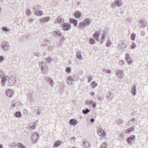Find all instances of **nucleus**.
<instances>
[{
	"instance_id": "nucleus-64",
	"label": "nucleus",
	"mask_w": 148,
	"mask_h": 148,
	"mask_svg": "<svg viewBox=\"0 0 148 148\" xmlns=\"http://www.w3.org/2000/svg\"><path fill=\"white\" fill-rule=\"evenodd\" d=\"M3 145L1 144H0V148H3Z\"/></svg>"
},
{
	"instance_id": "nucleus-15",
	"label": "nucleus",
	"mask_w": 148,
	"mask_h": 148,
	"mask_svg": "<svg viewBox=\"0 0 148 148\" xmlns=\"http://www.w3.org/2000/svg\"><path fill=\"white\" fill-rule=\"evenodd\" d=\"M7 82V80L5 76H3L1 77V84L3 86H4Z\"/></svg>"
},
{
	"instance_id": "nucleus-21",
	"label": "nucleus",
	"mask_w": 148,
	"mask_h": 148,
	"mask_svg": "<svg viewBox=\"0 0 148 148\" xmlns=\"http://www.w3.org/2000/svg\"><path fill=\"white\" fill-rule=\"evenodd\" d=\"M69 21L70 22L73 23V24L74 26H77V22L76 20L73 18H70L69 19Z\"/></svg>"
},
{
	"instance_id": "nucleus-25",
	"label": "nucleus",
	"mask_w": 148,
	"mask_h": 148,
	"mask_svg": "<svg viewBox=\"0 0 148 148\" xmlns=\"http://www.w3.org/2000/svg\"><path fill=\"white\" fill-rule=\"evenodd\" d=\"M76 56L77 58L79 59L80 60H82L83 59V58L82 57V55L80 51H78L77 52Z\"/></svg>"
},
{
	"instance_id": "nucleus-55",
	"label": "nucleus",
	"mask_w": 148,
	"mask_h": 148,
	"mask_svg": "<svg viewBox=\"0 0 148 148\" xmlns=\"http://www.w3.org/2000/svg\"><path fill=\"white\" fill-rule=\"evenodd\" d=\"M29 22L31 23L33 21V19L32 18H30L29 19Z\"/></svg>"
},
{
	"instance_id": "nucleus-46",
	"label": "nucleus",
	"mask_w": 148,
	"mask_h": 148,
	"mask_svg": "<svg viewBox=\"0 0 148 148\" xmlns=\"http://www.w3.org/2000/svg\"><path fill=\"white\" fill-rule=\"evenodd\" d=\"M66 72L68 73H69L71 71V68L70 67H67L66 69Z\"/></svg>"
},
{
	"instance_id": "nucleus-27",
	"label": "nucleus",
	"mask_w": 148,
	"mask_h": 148,
	"mask_svg": "<svg viewBox=\"0 0 148 148\" xmlns=\"http://www.w3.org/2000/svg\"><path fill=\"white\" fill-rule=\"evenodd\" d=\"M97 86V84L95 81H92L91 83V86L92 88H95Z\"/></svg>"
},
{
	"instance_id": "nucleus-45",
	"label": "nucleus",
	"mask_w": 148,
	"mask_h": 148,
	"mask_svg": "<svg viewBox=\"0 0 148 148\" xmlns=\"http://www.w3.org/2000/svg\"><path fill=\"white\" fill-rule=\"evenodd\" d=\"M67 80L71 82H73L74 80L71 77L69 76L67 78Z\"/></svg>"
},
{
	"instance_id": "nucleus-32",
	"label": "nucleus",
	"mask_w": 148,
	"mask_h": 148,
	"mask_svg": "<svg viewBox=\"0 0 148 148\" xmlns=\"http://www.w3.org/2000/svg\"><path fill=\"white\" fill-rule=\"evenodd\" d=\"M136 34L133 33L131 35L130 38L132 40H135V38L136 36Z\"/></svg>"
},
{
	"instance_id": "nucleus-4",
	"label": "nucleus",
	"mask_w": 148,
	"mask_h": 148,
	"mask_svg": "<svg viewBox=\"0 0 148 148\" xmlns=\"http://www.w3.org/2000/svg\"><path fill=\"white\" fill-rule=\"evenodd\" d=\"M97 133L102 138H104L106 136V132L101 128H100L97 130Z\"/></svg>"
},
{
	"instance_id": "nucleus-48",
	"label": "nucleus",
	"mask_w": 148,
	"mask_h": 148,
	"mask_svg": "<svg viewBox=\"0 0 148 148\" xmlns=\"http://www.w3.org/2000/svg\"><path fill=\"white\" fill-rule=\"evenodd\" d=\"M34 54L35 56H39L40 55V53L38 52L34 53Z\"/></svg>"
},
{
	"instance_id": "nucleus-7",
	"label": "nucleus",
	"mask_w": 148,
	"mask_h": 148,
	"mask_svg": "<svg viewBox=\"0 0 148 148\" xmlns=\"http://www.w3.org/2000/svg\"><path fill=\"white\" fill-rule=\"evenodd\" d=\"M62 27L64 30H69L71 28V25L69 23H64L62 25Z\"/></svg>"
},
{
	"instance_id": "nucleus-51",
	"label": "nucleus",
	"mask_w": 148,
	"mask_h": 148,
	"mask_svg": "<svg viewBox=\"0 0 148 148\" xmlns=\"http://www.w3.org/2000/svg\"><path fill=\"white\" fill-rule=\"evenodd\" d=\"M145 32L144 31H142L140 33V34L141 35L144 36L145 35Z\"/></svg>"
},
{
	"instance_id": "nucleus-31",
	"label": "nucleus",
	"mask_w": 148,
	"mask_h": 148,
	"mask_svg": "<svg viewBox=\"0 0 148 148\" xmlns=\"http://www.w3.org/2000/svg\"><path fill=\"white\" fill-rule=\"evenodd\" d=\"M2 29L4 32H9L10 31V29H8L6 27H3L2 28Z\"/></svg>"
},
{
	"instance_id": "nucleus-60",
	"label": "nucleus",
	"mask_w": 148,
	"mask_h": 148,
	"mask_svg": "<svg viewBox=\"0 0 148 148\" xmlns=\"http://www.w3.org/2000/svg\"><path fill=\"white\" fill-rule=\"evenodd\" d=\"M39 66L41 67H42V64L41 62H39Z\"/></svg>"
},
{
	"instance_id": "nucleus-61",
	"label": "nucleus",
	"mask_w": 148,
	"mask_h": 148,
	"mask_svg": "<svg viewBox=\"0 0 148 148\" xmlns=\"http://www.w3.org/2000/svg\"><path fill=\"white\" fill-rule=\"evenodd\" d=\"M131 20L130 18H128L127 19V21L128 22H130Z\"/></svg>"
},
{
	"instance_id": "nucleus-39",
	"label": "nucleus",
	"mask_w": 148,
	"mask_h": 148,
	"mask_svg": "<svg viewBox=\"0 0 148 148\" xmlns=\"http://www.w3.org/2000/svg\"><path fill=\"white\" fill-rule=\"evenodd\" d=\"M90 112V110L88 109H87L86 110L84 109L82 110V112L84 114H87Z\"/></svg>"
},
{
	"instance_id": "nucleus-24",
	"label": "nucleus",
	"mask_w": 148,
	"mask_h": 148,
	"mask_svg": "<svg viewBox=\"0 0 148 148\" xmlns=\"http://www.w3.org/2000/svg\"><path fill=\"white\" fill-rule=\"evenodd\" d=\"M74 15L76 18H79L81 16V14L80 12L77 11L74 13Z\"/></svg>"
},
{
	"instance_id": "nucleus-23",
	"label": "nucleus",
	"mask_w": 148,
	"mask_h": 148,
	"mask_svg": "<svg viewBox=\"0 0 148 148\" xmlns=\"http://www.w3.org/2000/svg\"><path fill=\"white\" fill-rule=\"evenodd\" d=\"M50 18L49 17H47L43 18H41L40 20L41 22H47L50 20Z\"/></svg>"
},
{
	"instance_id": "nucleus-53",
	"label": "nucleus",
	"mask_w": 148,
	"mask_h": 148,
	"mask_svg": "<svg viewBox=\"0 0 148 148\" xmlns=\"http://www.w3.org/2000/svg\"><path fill=\"white\" fill-rule=\"evenodd\" d=\"M92 106L93 108H95L96 107V104L94 102V103L92 104Z\"/></svg>"
},
{
	"instance_id": "nucleus-1",
	"label": "nucleus",
	"mask_w": 148,
	"mask_h": 148,
	"mask_svg": "<svg viewBox=\"0 0 148 148\" xmlns=\"http://www.w3.org/2000/svg\"><path fill=\"white\" fill-rule=\"evenodd\" d=\"M91 23L90 21L87 18L84 20L83 21L80 22L79 24V27L84 28L90 25Z\"/></svg>"
},
{
	"instance_id": "nucleus-33",
	"label": "nucleus",
	"mask_w": 148,
	"mask_h": 148,
	"mask_svg": "<svg viewBox=\"0 0 148 148\" xmlns=\"http://www.w3.org/2000/svg\"><path fill=\"white\" fill-rule=\"evenodd\" d=\"M107 146L108 145L107 143L106 142H104L102 143L101 146V148H107Z\"/></svg>"
},
{
	"instance_id": "nucleus-63",
	"label": "nucleus",
	"mask_w": 148,
	"mask_h": 148,
	"mask_svg": "<svg viewBox=\"0 0 148 148\" xmlns=\"http://www.w3.org/2000/svg\"><path fill=\"white\" fill-rule=\"evenodd\" d=\"M72 82H68V83L69 85H72Z\"/></svg>"
},
{
	"instance_id": "nucleus-20",
	"label": "nucleus",
	"mask_w": 148,
	"mask_h": 148,
	"mask_svg": "<svg viewBox=\"0 0 148 148\" xmlns=\"http://www.w3.org/2000/svg\"><path fill=\"white\" fill-rule=\"evenodd\" d=\"M99 33L98 32H95L93 34V37L96 40H98L99 38Z\"/></svg>"
},
{
	"instance_id": "nucleus-40",
	"label": "nucleus",
	"mask_w": 148,
	"mask_h": 148,
	"mask_svg": "<svg viewBox=\"0 0 148 148\" xmlns=\"http://www.w3.org/2000/svg\"><path fill=\"white\" fill-rule=\"evenodd\" d=\"M111 42L110 40H108L107 41L106 43V45L107 47H110L111 45Z\"/></svg>"
},
{
	"instance_id": "nucleus-29",
	"label": "nucleus",
	"mask_w": 148,
	"mask_h": 148,
	"mask_svg": "<svg viewBox=\"0 0 148 148\" xmlns=\"http://www.w3.org/2000/svg\"><path fill=\"white\" fill-rule=\"evenodd\" d=\"M85 103L88 105L92 104L94 103V101L92 100H87L85 101Z\"/></svg>"
},
{
	"instance_id": "nucleus-34",
	"label": "nucleus",
	"mask_w": 148,
	"mask_h": 148,
	"mask_svg": "<svg viewBox=\"0 0 148 148\" xmlns=\"http://www.w3.org/2000/svg\"><path fill=\"white\" fill-rule=\"evenodd\" d=\"M32 12L29 9H28L26 11V14L27 16H31L32 15Z\"/></svg>"
},
{
	"instance_id": "nucleus-42",
	"label": "nucleus",
	"mask_w": 148,
	"mask_h": 148,
	"mask_svg": "<svg viewBox=\"0 0 148 148\" xmlns=\"http://www.w3.org/2000/svg\"><path fill=\"white\" fill-rule=\"evenodd\" d=\"M125 63V61L124 60H120L119 62V64L121 66H123L124 64Z\"/></svg>"
},
{
	"instance_id": "nucleus-56",
	"label": "nucleus",
	"mask_w": 148,
	"mask_h": 148,
	"mask_svg": "<svg viewBox=\"0 0 148 148\" xmlns=\"http://www.w3.org/2000/svg\"><path fill=\"white\" fill-rule=\"evenodd\" d=\"M35 127V126L34 125H33L31 126V128L32 129H34Z\"/></svg>"
},
{
	"instance_id": "nucleus-50",
	"label": "nucleus",
	"mask_w": 148,
	"mask_h": 148,
	"mask_svg": "<svg viewBox=\"0 0 148 148\" xmlns=\"http://www.w3.org/2000/svg\"><path fill=\"white\" fill-rule=\"evenodd\" d=\"M128 129L129 131H130V132H133L134 130V128L133 127H130Z\"/></svg>"
},
{
	"instance_id": "nucleus-44",
	"label": "nucleus",
	"mask_w": 148,
	"mask_h": 148,
	"mask_svg": "<svg viewBox=\"0 0 148 148\" xmlns=\"http://www.w3.org/2000/svg\"><path fill=\"white\" fill-rule=\"evenodd\" d=\"M103 71L104 72H106V73L108 74H110L111 73L109 69H103Z\"/></svg>"
},
{
	"instance_id": "nucleus-35",
	"label": "nucleus",
	"mask_w": 148,
	"mask_h": 148,
	"mask_svg": "<svg viewBox=\"0 0 148 148\" xmlns=\"http://www.w3.org/2000/svg\"><path fill=\"white\" fill-rule=\"evenodd\" d=\"M89 41L91 44H93L95 43V41L94 39L92 38H90L89 40Z\"/></svg>"
},
{
	"instance_id": "nucleus-11",
	"label": "nucleus",
	"mask_w": 148,
	"mask_h": 148,
	"mask_svg": "<svg viewBox=\"0 0 148 148\" xmlns=\"http://www.w3.org/2000/svg\"><path fill=\"white\" fill-rule=\"evenodd\" d=\"M63 21L64 19L61 16H59L58 18L55 20L56 22H58L62 24L64 23Z\"/></svg>"
},
{
	"instance_id": "nucleus-36",
	"label": "nucleus",
	"mask_w": 148,
	"mask_h": 148,
	"mask_svg": "<svg viewBox=\"0 0 148 148\" xmlns=\"http://www.w3.org/2000/svg\"><path fill=\"white\" fill-rule=\"evenodd\" d=\"M18 147L19 148H26L25 146L23 145L21 143H18Z\"/></svg>"
},
{
	"instance_id": "nucleus-49",
	"label": "nucleus",
	"mask_w": 148,
	"mask_h": 148,
	"mask_svg": "<svg viewBox=\"0 0 148 148\" xmlns=\"http://www.w3.org/2000/svg\"><path fill=\"white\" fill-rule=\"evenodd\" d=\"M4 59V58L3 56H0V62H2Z\"/></svg>"
},
{
	"instance_id": "nucleus-8",
	"label": "nucleus",
	"mask_w": 148,
	"mask_h": 148,
	"mask_svg": "<svg viewBox=\"0 0 148 148\" xmlns=\"http://www.w3.org/2000/svg\"><path fill=\"white\" fill-rule=\"evenodd\" d=\"M125 59L129 65L131 64L133 62V61L129 54L127 53L126 55Z\"/></svg>"
},
{
	"instance_id": "nucleus-19",
	"label": "nucleus",
	"mask_w": 148,
	"mask_h": 148,
	"mask_svg": "<svg viewBox=\"0 0 148 148\" xmlns=\"http://www.w3.org/2000/svg\"><path fill=\"white\" fill-rule=\"evenodd\" d=\"M114 3L118 7H121L122 5V1L121 0H115Z\"/></svg>"
},
{
	"instance_id": "nucleus-2",
	"label": "nucleus",
	"mask_w": 148,
	"mask_h": 148,
	"mask_svg": "<svg viewBox=\"0 0 148 148\" xmlns=\"http://www.w3.org/2000/svg\"><path fill=\"white\" fill-rule=\"evenodd\" d=\"M16 77L12 76L9 79L8 83V86L15 85L16 84Z\"/></svg>"
},
{
	"instance_id": "nucleus-59",
	"label": "nucleus",
	"mask_w": 148,
	"mask_h": 148,
	"mask_svg": "<svg viewBox=\"0 0 148 148\" xmlns=\"http://www.w3.org/2000/svg\"><path fill=\"white\" fill-rule=\"evenodd\" d=\"M71 140H73L74 141H75V137L74 136V137H71Z\"/></svg>"
},
{
	"instance_id": "nucleus-13",
	"label": "nucleus",
	"mask_w": 148,
	"mask_h": 148,
	"mask_svg": "<svg viewBox=\"0 0 148 148\" xmlns=\"http://www.w3.org/2000/svg\"><path fill=\"white\" fill-rule=\"evenodd\" d=\"M45 79L49 84H50L51 86H53V81L50 77H46L45 78Z\"/></svg>"
},
{
	"instance_id": "nucleus-5",
	"label": "nucleus",
	"mask_w": 148,
	"mask_h": 148,
	"mask_svg": "<svg viewBox=\"0 0 148 148\" xmlns=\"http://www.w3.org/2000/svg\"><path fill=\"white\" fill-rule=\"evenodd\" d=\"M2 47L4 50H7L9 48L8 42L5 41L2 42Z\"/></svg>"
},
{
	"instance_id": "nucleus-41",
	"label": "nucleus",
	"mask_w": 148,
	"mask_h": 148,
	"mask_svg": "<svg viewBox=\"0 0 148 148\" xmlns=\"http://www.w3.org/2000/svg\"><path fill=\"white\" fill-rule=\"evenodd\" d=\"M137 47L136 45L134 43H132L130 46V47L132 49H133Z\"/></svg>"
},
{
	"instance_id": "nucleus-22",
	"label": "nucleus",
	"mask_w": 148,
	"mask_h": 148,
	"mask_svg": "<svg viewBox=\"0 0 148 148\" xmlns=\"http://www.w3.org/2000/svg\"><path fill=\"white\" fill-rule=\"evenodd\" d=\"M34 14L38 16H40L43 14V12L42 11L36 10L35 11Z\"/></svg>"
},
{
	"instance_id": "nucleus-58",
	"label": "nucleus",
	"mask_w": 148,
	"mask_h": 148,
	"mask_svg": "<svg viewBox=\"0 0 148 148\" xmlns=\"http://www.w3.org/2000/svg\"><path fill=\"white\" fill-rule=\"evenodd\" d=\"M90 94L92 96H93L94 95L95 93L94 92H90Z\"/></svg>"
},
{
	"instance_id": "nucleus-26",
	"label": "nucleus",
	"mask_w": 148,
	"mask_h": 148,
	"mask_svg": "<svg viewBox=\"0 0 148 148\" xmlns=\"http://www.w3.org/2000/svg\"><path fill=\"white\" fill-rule=\"evenodd\" d=\"M41 71L43 72V74L47 73V69H46V67L45 66H42L41 67Z\"/></svg>"
},
{
	"instance_id": "nucleus-17",
	"label": "nucleus",
	"mask_w": 148,
	"mask_h": 148,
	"mask_svg": "<svg viewBox=\"0 0 148 148\" xmlns=\"http://www.w3.org/2000/svg\"><path fill=\"white\" fill-rule=\"evenodd\" d=\"M69 123L70 125L75 126L77 123L78 122L75 119H72L70 120Z\"/></svg>"
},
{
	"instance_id": "nucleus-16",
	"label": "nucleus",
	"mask_w": 148,
	"mask_h": 148,
	"mask_svg": "<svg viewBox=\"0 0 148 148\" xmlns=\"http://www.w3.org/2000/svg\"><path fill=\"white\" fill-rule=\"evenodd\" d=\"M136 87L135 86L133 85L131 89V92L134 96H135L136 94Z\"/></svg>"
},
{
	"instance_id": "nucleus-43",
	"label": "nucleus",
	"mask_w": 148,
	"mask_h": 148,
	"mask_svg": "<svg viewBox=\"0 0 148 148\" xmlns=\"http://www.w3.org/2000/svg\"><path fill=\"white\" fill-rule=\"evenodd\" d=\"M40 7V6L39 5H36L34 6V11L37 10L39 9V8Z\"/></svg>"
},
{
	"instance_id": "nucleus-9",
	"label": "nucleus",
	"mask_w": 148,
	"mask_h": 148,
	"mask_svg": "<svg viewBox=\"0 0 148 148\" xmlns=\"http://www.w3.org/2000/svg\"><path fill=\"white\" fill-rule=\"evenodd\" d=\"M82 146L84 148H90V145L89 143L86 140H83V144Z\"/></svg>"
},
{
	"instance_id": "nucleus-6",
	"label": "nucleus",
	"mask_w": 148,
	"mask_h": 148,
	"mask_svg": "<svg viewBox=\"0 0 148 148\" xmlns=\"http://www.w3.org/2000/svg\"><path fill=\"white\" fill-rule=\"evenodd\" d=\"M147 21L143 19H140V25L141 27L144 28L147 26Z\"/></svg>"
},
{
	"instance_id": "nucleus-12",
	"label": "nucleus",
	"mask_w": 148,
	"mask_h": 148,
	"mask_svg": "<svg viewBox=\"0 0 148 148\" xmlns=\"http://www.w3.org/2000/svg\"><path fill=\"white\" fill-rule=\"evenodd\" d=\"M116 76L119 78L122 79L123 77V71L121 70L119 71L116 72Z\"/></svg>"
},
{
	"instance_id": "nucleus-3",
	"label": "nucleus",
	"mask_w": 148,
	"mask_h": 148,
	"mask_svg": "<svg viewBox=\"0 0 148 148\" xmlns=\"http://www.w3.org/2000/svg\"><path fill=\"white\" fill-rule=\"evenodd\" d=\"M39 137V135L37 133H32L31 138L32 142L34 143H35L38 141Z\"/></svg>"
},
{
	"instance_id": "nucleus-30",
	"label": "nucleus",
	"mask_w": 148,
	"mask_h": 148,
	"mask_svg": "<svg viewBox=\"0 0 148 148\" xmlns=\"http://www.w3.org/2000/svg\"><path fill=\"white\" fill-rule=\"evenodd\" d=\"M15 115L17 117L20 118L21 116L22 115L20 112L18 111L15 114Z\"/></svg>"
},
{
	"instance_id": "nucleus-52",
	"label": "nucleus",
	"mask_w": 148,
	"mask_h": 148,
	"mask_svg": "<svg viewBox=\"0 0 148 148\" xmlns=\"http://www.w3.org/2000/svg\"><path fill=\"white\" fill-rule=\"evenodd\" d=\"M116 5L114 3H112V5H111V8H115L116 7Z\"/></svg>"
},
{
	"instance_id": "nucleus-57",
	"label": "nucleus",
	"mask_w": 148,
	"mask_h": 148,
	"mask_svg": "<svg viewBox=\"0 0 148 148\" xmlns=\"http://www.w3.org/2000/svg\"><path fill=\"white\" fill-rule=\"evenodd\" d=\"M90 122L93 123L94 122L95 120L93 118H91L90 120Z\"/></svg>"
},
{
	"instance_id": "nucleus-54",
	"label": "nucleus",
	"mask_w": 148,
	"mask_h": 148,
	"mask_svg": "<svg viewBox=\"0 0 148 148\" xmlns=\"http://www.w3.org/2000/svg\"><path fill=\"white\" fill-rule=\"evenodd\" d=\"M125 133H129L130 132V131H129L128 129H126L125 130Z\"/></svg>"
},
{
	"instance_id": "nucleus-10",
	"label": "nucleus",
	"mask_w": 148,
	"mask_h": 148,
	"mask_svg": "<svg viewBox=\"0 0 148 148\" xmlns=\"http://www.w3.org/2000/svg\"><path fill=\"white\" fill-rule=\"evenodd\" d=\"M135 136L134 135H131L128 137L127 139V141L129 144L130 145L132 144L131 142L134 140L135 139Z\"/></svg>"
},
{
	"instance_id": "nucleus-47",
	"label": "nucleus",
	"mask_w": 148,
	"mask_h": 148,
	"mask_svg": "<svg viewBox=\"0 0 148 148\" xmlns=\"http://www.w3.org/2000/svg\"><path fill=\"white\" fill-rule=\"evenodd\" d=\"M106 37L105 35L104 34H103L102 35V37L101 38V40H103L104 39H105Z\"/></svg>"
},
{
	"instance_id": "nucleus-28",
	"label": "nucleus",
	"mask_w": 148,
	"mask_h": 148,
	"mask_svg": "<svg viewBox=\"0 0 148 148\" xmlns=\"http://www.w3.org/2000/svg\"><path fill=\"white\" fill-rule=\"evenodd\" d=\"M61 145V142L60 140H57L54 144V146L56 147H58Z\"/></svg>"
},
{
	"instance_id": "nucleus-37",
	"label": "nucleus",
	"mask_w": 148,
	"mask_h": 148,
	"mask_svg": "<svg viewBox=\"0 0 148 148\" xmlns=\"http://www.w3.org/2000/svg\"><path fill=\"white\" fill-rule=\"evenodd\" d=\"M88 82L90 83L93 79V77L91 75L88 76Z\"/></svg>"
},
{
	"instance_id": "nucleus-38",
	"label": "nucleus",
	"mask_w": 148,
	"mask_h": 148,
	"mask_svg": "<svg viewBox=\"0 0 148 148\" xmlns=\"http://www.w3.org/2000/svg\"><path fill=\"white\" fill-rule=\"evenodd\" d=\"M46 59L47 60L46 62L47 63H50L53 60V59L51 58V57L50 56H49Z\"/></svg>"
},
{
	"instance_id": "nucleus-14",
	"label": "nucleus",
	"mask_w": 148,
	"mask_h": 148,
	"mask_svg": "<svg viewBox=\"0 0 148 148\" xmlns=\"http://www.w3.org/2000/svg\"><path fill=\"white\" fill-rule=\"evenodd\" d=\"M53 35L56 37H60L61 36V33L60 31H55L53 33Z\"/></svg>"
},
{
	"instance_id": "nucleus-18",
	"label": "nucleus",
	"mask_w": 148,
	"mask_h": 148,
	"mask_svg": "<svg viewBox=\"0 0 148 148\" xmlns=\"http://www.w3.org/2000/svg\"><path fill=\"white\" fill-rule=\"evenodd\" d=\"M7 95L9 97H11L14 94L13 90L12 89H9L6 92Z\"/></svg>"
},
{
	"instance_id": "nucleus-62",
	"label": "nucleus",
	"mask_w": 148,
	"mask_h": 148,
	"mask_svg": "<svg viewBox=\"0 0 148 148\" xmlns=\"http://www.w3.org/2000/svg\"><path fill=\"white\" fill-rule=\"evenodd\" d=\"M36 112L37 113V114H40V112L39 111L37 110L36 111Z\"/></svg>"
}]
</instances>
